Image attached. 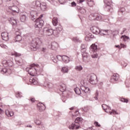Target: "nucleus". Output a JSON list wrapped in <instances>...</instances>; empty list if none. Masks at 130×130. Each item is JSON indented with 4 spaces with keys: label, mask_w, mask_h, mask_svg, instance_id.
<instances>
[{
    "label": "nucleus",
    "mask_w": 130,
    "mask_h": 130,
    "mask_svg": "<svg viewBox=\"0 0 130 130\" xmlns=\"http://www.w3.org/2000/svg\"><path fill=\"white\" fill-rule=\"evenodd\" d=\"M126 66H127V64H126V63H124L123 64V67H124V68H125V67H126Z\"/></svg>",
    "instance_id": "680f3d73"
},
{
    "label": "nucleus",
    "mask_w": 130,
    "mask_h": 130,
    "mask_svg": "<svg viewBox=\"0 0 130 130\" xmlns=\"http://www.w3.org/2000/svg\"><path fill=\"white\" fill-rule=\"evenodd\" d=\"M119 79V75L118 74H114L111 78L110 82L113 84H115L116 81Z\"/></svg>",
    "instance_id": "f8f14e48"
},
{
    "label": "nucleus",
    "mask_w": 130,
    "mask_h": 130,
    "mask_svg": "<svg viewBox=\"0 0 130 130\" xmlns=\"http://www.w3.org/2000/svg\"><path fill=\"white\" fill-rule=\"evenodd\" d=\"M30 14L32 21H34L35 19L37 18V11L36 10H31Z\"/></svg>",
    "instance_id": "a211bd4d"
},
{
    "label": "nucleus",
    "mask_w": 130,
    "mask_h": 130,
    "mask_svg": "<svg viewBox=\"0 0 130 130\" xmlns=\"http://www.w3.org/2000/svg\"><path fill=\"white\" fill-rule=\"evenodd\" d=\"M1 36L2 39L4 40V41H8L9 40V33L7 32H3L1 34Z\"/></svg>",
    "instance_id": "6ab92c4d"
},
{
    "label": "nucleus",
    "mask_w": 130,
    "mask_h": 130,
    "mask_svg": "<svg viewBox=\"0 0 130 130\" xmlns=\"http://www.w3.org/2000/svg\"><path fill=\"white\" fill-rule=\"evenodd\" d=\"M73 41H74V42H82V41L81 40H80V39H79V38H78V37H75L73 38Z\"/></svg>",
    "instance_id": "79ce46f5"
},
{
    "label": "nucleus",
    "mask_w": 130,
    "mask_h": 130,
    "mask_svg": "<svg viewBox=\"0 0 130 130\" xmlns=\"http://www.w3.org/2000/svg\"><path fill=\"white\" fill-rule=\"evenodd\" d=\"M58 48V44H57V43H56L55 42H53L51 43V48L53 50H55V49H57Z\"/></svg>",
    "instance_id": "5701e85b"
},
{
    "label": "nucleus",
    "mask_w": 130,
    "mask_h": 130,
    "mask_svg": "<svg viewBox=\"0 0 130 130\" xmlns=\"http://www.w3.org/2000/svg\"><path fill=\"white\" fill-rule=\"evenodd\" d=\"M30 101L31 102H35V99H34V98H32V99H30Z\"/></svg>",
    "instance_id": "13d9d810"
},
{
    "label": "nucleus",
    "mask_w": 130,
    "mask_h": 130,
    "mask_svg": "<svg viewBox=\"0 0 130 130\" xmlns=\"http://www.w3.org/2000/svg\"><path fill=\"white\" fill-rule=\"evenodd\" d=\"M94 124H95V126H99V127L101 126V125H100V124H99V123H98V122H97V121H95V122H94Z\"/></svg>",
    "instance_id": "3c124183"
},
{
    "label": "nucleus",
    "mask_w": 130,
    "mask_h": 130,
    "mask_svg": "<svg viewBox=\"0 0 130 130\" xmlns=\"http://www.w3.org/2000/svg\"><path fill=\"white\" fill-rule=\"evenodd\" d=\"M89 20H91V21H95V20L100 21V20H102V16L97 13L92 14L89 15Z\"/></svg>",
    "instance_id": "6e6552de"
},
{
    "label": "nucleus",
    "mask_w": 130,
    "mask_h": 130,
    "mask_svg": "<svg viewBox=\"0 0 130 130\" xmlns=\"http://www.w3.org/2000/svg\"><path fill=\"white\" fill-rule=\"evenodd\" d=\"M3 5V0H0V6Z\"/></svg>",
    "instance_id": "e2e57ef3"
},
{
    "label": "nucleus",
    "mask_w": 130,
    "mask_h": 130,
    "mask_svg": "<svg viewBox=\"0 0 130 130\" xmlns=\"http://www.w3.org/2000/svg\"><path fill=\"white\" fill-rule=\"evenodd\" d=\"M58 23L57 18L54 17L52 19V24L54 26H56V30H54V32H56L55 35H57V34H59L60 32L62 31V26L60 24H58Z\"/></svg>",
    "instance_id": "20e7f679"
},
{
    "label": "nucleus",
    "mask_w": 130,
    "mask_h": 130,
    "mask_svg": "<svg viewBox=\"0 0 130 130\" xmlns=\"http://www.w3.org/2000/svg\"><path fill=\"white\" fill-rule=\"evenodd\" d=\"M43 34L45 36H51L54 34V30L52 28L45 27L43 29Z\"/></svg>",
    "instance_id": "0eeeda50"
},
{
    "label": "nucleus",
    "mask_w": 130,
    "mask_h": 130,
    "mask_svg": "<svg viewBox=\"0 0 130 130\" xmlns=\"http://www.w3.org/2000/svg\"><path fill=\"white\" fill-rule=\"evenodd\" d=\"M15 40L16 42H20L22 41V36L21 35L16 36L15 37Z\"/></svg>",
    "instance_id": "72a5a7b5"
},
{
    "label": "nucleus",
    "mask_w": 130,
    "mask_h": 130,
    "mask_svg": "<svg viewBox=\"0 0 130 130\" xmlns=\"http://www.w3.org/2000/svg\"><path fill=\"white\" fill-rule=\"evenodd\" d=\"M29 75L32 76L33 77L29 79L31 85H38V78H37V73H41L42 69H40V66L37 64H31L29 67L26 69Z\"/></svg>",
    "instance_id": "f257e3e1"
},
{
    "label": "nucleus",
    "mask_w": 130,
    "mask_h": 130,
    "mask_svg": "<svg viewBox=\"0 0 130 130\" xmlns=\"http://www.w3.org/2000/svg\"><path fill=\"white\" fill-rule=\"evenodd\" d=\"M2 64L4 68H7V67H12L13 66V62L7 60H4L2 62Z\"/></svg>",
    "instance_id": "ddd939ff"
},
{
    "label": "nucleus",
    "mask_w": 130,
    "mask_h": 130,
    "mask_svg": "<svg viewBox=\"0 0 130 130\" xmlns=\"http://www.w3.org/2000/svg\"><path fill=\"white\" fill-rule=\"evenodd\" d=\"M102 107L104 110H105V112L108 113V111H107L108 106L105 104H103Z\"/></svg>",
    "instance_id": "ea45409f"
},
{
    "label": "nucleus",
    "mask_w": 130,
    "mask_h": 130,
    "mask_svg": "<svg viewBox=\"0 0 130 130\" xmlns=\"http://www.w3.org/2000/svg\"><path fill=\"white\" fill-rule=\"evenodd\" d=\"M120 101L121 102H124L125 103H127L128 102V100H126L125 98H121V99H120Z\"/></svg>",
    "instance_id": "37998d69"
},
{
    "label": "nucleus",
    "mask_w": 130,
    "mask_h": 130,
    "mask_svg": "<svg viewBox=\"0 0 130 130\" xmlns=\"http://www.w3.org/2000/svg\"><path fill=\"white\" fill-rule=\"evenodd\" d=\"M43 17V15H41V16L39 17V18H37L36 20V23L35 27L36 28H42L43 27V25H44V21L43 20L41 19V18Z\"/></svg>",
    "instance_id": "423d86ee"
},
{
    "label": "nucleus",
    "mask_w": 130,
    "mask_h": 130,
    "mask_svg": "<svg viewBox=\"0 0 130 130\" xmlns=\"http://www.w3.org/2000/svg\"><path fill=\"white\" fill-rule=\"evenodd\" d=\"M42 51H43L44 52H45V51H46V48H43Z\"/></svg>",
    "instance_id": "4d7b16f0"
},
{
    "label": "nucleus",
    "mask_w": 130,
    "mask_h": 130,
    "mask_svg": "<svg viewBox=\"0 0 130 130\" xmlns=\"http://www.w3.org/2000/svg\"><path fill=\"white\" fill-rule=\"evenodd\" d=\"M1 73H2V74H6V73H8V74H11V70L8 69L7 68H3L1 70Z\"/></svg>",
    "instance_id": "c85d7f7f"
},
{
    "label": "nucleus",
    "mask_w": 130,
    "mask_h": 130,
    "mask_svg": "<svg viewBox=\"0 0 130 130\" xmlns=\"http://www.w3.org/2000/svg\"><path fill=\"white\" fill-rule=\"evenodd\" d=\"M2 112H3V110H2V109L0 108V114L1 113H2Z\"/></svg>",
    "instance_id": "774afa93"
},
{
    "label": "nucleus",
    "mask_w": 130,
    "mask_h": 130,
    "mask_svg": "<svg viewBox=\"0 0 130 130\" xmlns=\"http://www.w3.org/2000/svg\"><path fill=\"white\" fill-rule=\"evenodd\" d=\"M58 2L61 5H63V4H66V0H58Z\"/></svg>",
    "instance_id": "09e8293b"
},
{
    "label": "nucleus",
    "mask_w": 130,
    "mask_h": 130,
    "mask_svg": "<svg viewBox=\"0 0 130 130\" xmlns=\"http://www.w3.org/2000/svg\"><path fill=\"white\" fill-rule=\"evenodd\" d=\"M82 120H83V118L81 117H78L75 119L74 122L76 124H77V125H81L80 123H81Z\"/></svg>",
    "instance_id": "b1692460"
},
{
    "label": "nucleus",
    "mask_w": 130,
    "mask_h": 130,
    "mask_svg": "<svg viewBox=\"0 0 130 130\" xmlns=\"http://www.w3.org/2000/svg\"><path fill=\"white\" fill-rule=\"evenodd\" d=\"M89 51L91 53L94 52V54L91 55L92 58H97V54L95 53L97 51V45L96 44H93L90 46Z\"/></svg>",
    "instance_id": "9d476101"
},
{
    "label": "nucleus",
    "mask_w": 130,
    "mask_h": 130,
    "mask_svg": "<svg viewBox=\"0 0 130 130\" xmlns=\"http://www.w3.org/2000/svg\"><path fill=\"white\" fill-rule=\"evenodd\" d=\"M74 108H75V107H72V108H70V110H74Z\"/></svg>",
    "instance_id": "69168bd1"
},
{
    "label": "nucleus",
    "mask_w": 130,
    "mask_h": 130,
    "mask_svg": "<svg viewBox=\"0 0 130 130\" xmlns=\"http://www.w3.org/2000/svg\"><path fill=\"white\" fill-rule=\"evenodd\" d=\"M119 12L120 13H123V12H125V9L123 7L120 8Z\"/></svg>",
    "instance_id": "a18cd8bd"
},
{
    "label": "nucleus",
    "mask_w": 130,
    "mask_h": 130,
    "mask_svg": "<svg viewBox=\"0 0 130 130\" xmlns=\"http://www.w3.org/2000/svg\"><path fill=\"white\" fill-rule=\"evenodd\" d=\"M81 52H84L86 51V45L84 44H82L81 46Z\"/></svg>",
    "instance_id": "58836bf2"
},
{
    "label": "nucleus",
    "mask_w": 130,
    "mask_h": 130,
    "mask_svg": "<svg viewBox=\"0 0 130 130\" xmlns=\"http://www.w3.org/2000/svg\"><path fill=\"white\" fill-rule=\"evenodd\" d=\"M61 57L62 58V60H63V62H65V63H69V61H71L70 60V57H68L66 55H59L57 56V58H58V57Z\"/></svg>",
    "instance_id": "4468645a"
},
{
    "label": "nucleus",
    "mask_w": 130,
    "mask_h": 130,
    "mask_svg": "<svg viewBox=\"0 0 130 130\" xmlns=\"http://www.w3.org/2000/svg\"><path fill=\"white\" fill-rule=\"evenodd\" d=\"M121 47L124 48V47H125V45H124V44H121Z\"/></svg>",
    "instance_id": "bf43d9fd"
},
{
    "label": "nucleus",
    "mask_w": 130,
    "mask_h": 130,
    "mask_svg": "<svg viewBox=\"0 0 130 130\" xmlns=\"http://www.w3.org/2000/svg\"><path fill=\"white\" fill-rule=\"evenodd\" d=\"M27 19V16L25 13H21L20 15V21L21 22H25Z\"/></svg>",
    "instance_id": "393cba45"
},
{
    "label": "nucleus",
    "mask_w": 130,
    "mask_h": 130,
    "mask_svg": "<svg viewBox=\"0 0 130 130\" xmlns=\"http://www.w3.org/2000/svg\"><path fill=\"white\" fill-rule=\"evenodd\" d=\"M88 3L87 4L89 7H93V6L94 5V1L92 0H87Z\"/></svg>",
    "instance_id": "f704fd0d"
},
{
    "label": "nucleus",
    "mask_w": 130,
    "mask_h": 130,
    "mask_svg": "<svg viewBox=\"0 0 130 130\" xmlns=\"http://www.w3.org/2000/svg\"><path fill=\"white\" fill-rule=\"evenodd\" d=\"M35 123L37 125H40L41 124V121L39 120V119H36L35 120Z\"/></svg>",
    "instance_id": "a19ab883"
},
{
    "label": "nucleus",
    "mask_w": 130,
    "mask_h": 130,
    "mask_svg": "<svg viewBox=\"0 0 130 130\" xmlns=\"http://www.w3.org/2000/svg\"><path fill=\"white\" fill-rule=\"evenodd\" d=\"M99 34L101 35H107V30H100Z\"/></svg>",
    "instance_id": "4c0bfd02"
},
{
    "label": "nucleus",
    "mask_w": 130,
    "mask_h": 130,
    "mask_svg": "<svg viewBox=\"0 0 130 130\" xmlns=\"http://www.w3.org/2000/svg\"><path fill=\"white\" fill-rule=\"evenodd\" d=\"M107 8L109 9V11H110V8H111V4L110 2H108L107 4Z\"/></svg>",
    "instance_id": "de8ad7c7"
},
{
    "label": "nucleus",
    "mask_w": 130,
    "mask_h": 130,
    "mask_svg": "<svg viewBox=\"0 0 130 130\" xmlns=\"http://www.w3.org/2000/svg\"><path fill=\"white\" fill-rule=\"evenodd\" d=\"M12 55H14L15 56V62L16 64L18 66H22L23 64V60L21 58V54L17 52H14L11 53Z\"/></svg>",
    "instance_id": "39448f33"
},
{
    "label": "nucleus",
    "mask_w": 130,
    "mask_h": 130,
    "mask_svg": "<svg viewBox=\"0 0 130 130\" xmlns=\"http://www.w3.org/2000/svg\"><path fill=\"white\" fill-rule=\"evenodd\" d=\"M60 91L61 92H64L67 90V85L63 83H60Z\"/></svg>",
    "instance_id": "4be33fe9"
},
{
    "label": "nucleus",
    "mask_w": 130,
    "mask_h": 130,
    "mask_svg": "<svg viewBox=\"0 0 130 130\" xmlns=\"http://www.w3.org/2000/svg\"><path fill=\"white\" fill-rule=\"evenodd\" d=\"M9 9L10 11H12L13 13H14V14L18 13L19 12V8L15 5L9 6Z\"/></svg>",
    "instance_id": "2eb2a0df"
},
{
    "label": "nucleus",
    "mask_w": 130,
    "mask_h": 130,
    "mask_svg": "<svg viewBox=\"0 0 130 130\" xmlns=\"http://www.w3.org/2000/svg\"><path fill=\"white\" fill-rule=\"evenodd\" d=\"M32 8L37 10H41L42 11H46L47 9V5L45 2H42V3L40 2L37 1L36 2H32Z\"/></svg>",
    "instance_id": "f03ea898"
},
{
    "label": "nucleus",
    "mask_w": 130,
    "mask_h": 130,
    "mask_svg": "<svg viewBox=\"0 0 130 130\" xmlns=\"http://www.w3.org/2000/svg\"><path fill=\"white\" fill-rule=\"evenodd\" d=\"M81 127L80 125H78L75 123H72V124L69 126V129H78Z\"/></svg>",
    "instance_id": "f3484780"
},
{
    "label": "nucleus",
    "mask_w": 130,
    "mask_h": 130,
    "mask_svg": "<svg viewBox=\"0 0 130 130\" xmlns=\"http://www.w3.org/2000/svg\"><path fill=\"white\" fill-rule=\"evenodd\" d=\"M110 110H111V109L110 108V107L108 106L107 111H108L109 114H111L112 113L114 115L118 114V113H117V112H116V111L112 110V111H110Z\"/></svg>",
    "instance_id": "cd10ccee"
},
{
    "label": "nucleus",
    "mask_w": 130,
    "mask_h": 130,
    "mask_svg": "<svg viewBox=\"0 0 130 130\" xmlns=\"http://www.w3.org/2000/svg\"><path fill=\"white\" fill-rule=\"evenodd\" d=\"M6 114L8 117H11L14 116V112L12 111H9L8 110H7L5 111Z\"/></svg>",
    "instance_id": "bb28decb"
},
{
    "label": "nucleus",
    "mask_w": 130,
    "mask_h": 130,
    "mask_svg": "<svg viewBox=\"0 0 130 130\" xmlns=\"http://www.w3.org/2000/svg\"><path fill=\"white\" fill-rule=\"evenodd\" d=\"M115 47H117L118 48H119L120 47V46H119V45H116Z\"/></svg>",
    "instance_id": "338daca9"
},
{
    "label": "nucleus",
    "mask_w": 130,
    "mask_h": 130,
    "mask_svg": "<svg viewBox=\"0 0 130 130\" xmlns=\"http://www.w3.org/2000/svg\"><path fill=\"white\" fill-rule=\"evenodd\" d=\"M121 39H122L123 41H126L129 39V37L126 36H122L121 37Z\"/></svg>",
    "instance_id": "e433bc0d"
},
{
    "label": "nucleus",
    "mask_w": 130,
    "mask_h": 130,
    "mask_svg": "<svg viewBox=\"0 0 130 130\" xmlns=\"http://www.w3.org/2000/svg\"><path fill=\"white\" fill-rule=\"evenodd\" d=\"M90 38H94V35L91 33L88 34V35L85 37V39L86 41H90Z\"/></svg>",
    "instance_id": "a878e982"
},
{
    "label": "nucleus",
    "mask_w": 130,
    "mask_h": 130,
    "mask_svg": "<svg viewBox=\"0 0 130 130\" xmlns=\"http://www.w3.org/2000/svg\"><path fill=\"white\" fill-rule=\"evenodd\" d=\"M74 91L76 93V94H77V95H80V94H82V91H81V89L79 87H76V88H74Z\"/></svg>",
    "instance_id": "c756f323"
},
{
    "label": "nucleus",
    "mask_w": 130,
    "mask_h": 130,
    "mask_svg": "<svg viewBox=\"0 0 130 130\" xmlns=\"http://www.w3.org/2000/svg\"><path fill=\"white\" fill-rule=\"evenodd\" d=\"M76 6H77V4L75 2L71 3V7H76Z\"/></svg>",
    "instance_id": "603ef678"
},
{
    "label": "nucleus",
    "mask_w": 130,
    "mask_h": 130,
    "mask_svg": "<svg viewBox=\"0 0 130 130\" xmlns=\"http://www.w3.org/2000/svg\"><path fill=\"white\" fill-rule=\"evenodd\" d=\"M83 2H84V0H80L79 1L80 4H82V3H83Z\"/></svg>",
    "instance_id": "0e129e2a"
},
{
    "label": "nucleus",
    "mask_w": 130,
    "mask_h": 130,
    "mask_svg": "<svg viewBox=\"0 0 130 130\" xmlns=\"http://www.w3.org/2000/svg\"><path fill=\"white\" fill-rule=\"evenodd\" d=\"M41 43V40L40 39L37 38L32 40L30 44V49L32 51H36L38 48L39 47V44Z\"/></svg>",
    "instance_id": "7ed1b4c3"
},
{
    "label": "nucleus",
    "mask_w": 130,
    "mask_h": 130,
    "mask_svg": "<svg viewBox=\"0 0 130 130\" xmlns=\"http://www.w3.org/2000/svg\"><path fill=\"white\" fill-rule=\"evenodd\" d=\"M16 36H18V35H21V32H19V31H16L15 33Z\"/></svg>",
    "instance_id": "5fc2aeb1"
},
{
    "label": "nucleus",
    "mask_w": 130,
    "mask_h": 130,
    "mask_svg": "<svg viewBox=\"0 0 130 130\" xmlns=\"http://www.w3.org/2000/svg\"><path fill=\"white\" fill-rule=\"evenodd\" d=\"M78 9L79 10V12L81 14H85V13H86V9H85V8H82L81 7H78Z\"/></svg>",
    "instance_id": "2f4dec72"
},
{
    "label": "nucleus",
    "mask_w": 130,
    "mask_h": 130,
    "mask_svg": "<svg viewBox=\"0 0 130 130\" xmlns=\"http://www.w3.org/2000/svg\"><path fill=\"white\" fill-rule=\"evenodd\" d=\"M10 23L12 25H13V26L17 25V21L14 18H11Z\"/></svg>",
    "instance_id": "473e14b6"
},
{
    "label": "nucleus",
    "mask_w": 130,
    "mask_h": 130,
    "mask_svg": "<svg viewBox=\"0 0 130 130\" xmlns=\"http://www.w3.org/2000/svg\"><path fill=\"white\" fill-rule=\"evenodd\" d=\"M79 111H76V112H75V116H78V115H79Z\"/></svg>",
    "instance_id": "6e6d98bb"
},
{
    "label": "nucleus",
    "mask_w": 130,
    "mask_h": 130,
    "mask_svg": "<svg viewBox=\"0 0 130 130\" xmlns=\"http://www.w3.org/2000/svg\"><path fill=\"white\" fill-rule=\"evenodd\" d=\"M16 96L17 97V98H21V97H22V93H21V92H17L16 93Z\"/></svg>",
    "instance_id": "c03bdc74"
},
{
    "label": "nucleus",
    "mask_w": 130,
    "mask_h": 130,
    "mask_svg": "<svg viewBox=\"0 0 130 130\" xmlns=\"http://www.w3.org/2000/svg\"><path fill=\"white\" fill-rule=\"evenodd\" d=\"M90 30L93 34H99L100 33V29L96 26H92L90 28Z\"/></svg>",
    "instance_id": "dca6fc26"
},
{
    "label": "nucleus",
    "mask_w": 130,
    "mask_h": 130,
    "mask_svg": "<svg viewBox=\"0 0 130 130\" xmlns=\"http://www.w3.org/2000/svg\"><path fill=\"white\" fill-rule=\"evenodd\" d=\"M38 109L41 112L45 110V106L41 103H39L38 105Z\"/></svg>",
    "instance_id": "412c9836"
},
{
    "label": "nucleus",
    "mask_w": 130,
    "mask_h": 130,
    "mask_svg": "<svg viewBox=\"0 0 130 130\" xmlns=\"http://www.w3.org/2000/svg\"><path fill=\"white\" fill-rule=\"evenodd\" d=\"M0 46L2 48H7V46H6L4 44H0Z\"/></svg>",
    "instance_id": "864d4df0"
},
{
    "label": "nucleus",
    "mask_w": 130,
    "mask_h": 130,
    "mask_svg": "<svg viewBox=\"0 0 130 130\" xmlns=\"http://www.w3.org/2000/svg\"><path fill=\"white\" fill-rule=\"evenodd\" d=\"M95 95V96H94V99L95 100H98V95H99V92H98V90H96Z\"/></svg>",
    "instance_id": "49530a36"
},
{
    "label": "nucleus",
    "mask_w": 130,
    "mask_h": 130,
    "mask_svg": "<svg viewBox=\"0 0 130 130\" xmlns=\"http://www.w3.org/2000/svg\"><path fill=\"white\" fill-rule=\"evenodd\" d=\"M93 128L92 127H90L87 128L86 130H92Z\"/></svg>",
    "instance_id": "052dcab7"
},
{
    "label": "nucleus",
    "mask_w": 130,
    "mask_h": 130,
    "mask_svg": "<svg viewBox=\"0 0 130 130\" xmlns=\"http://www.w3.org/2000/svg\"><path fill=\"white\" fill-rule=\"evenodd\" d=\"M48 2H49L50 3H51V4H52V5H55V4H54V3H55V0H47Z\"/></svg>",
    "instance_id": "8fccbe9b"
},
{
    "label": "nucleus",
    "mask_w": 130,
    "mask_h": 130,
    "mask_svg": "<svg viewBox=\"0 0 130 130\" xmlns=\"http://www.w3.org/2000/svg\"><path fill=\"white\" fill-rule=\"evenodd\" d=\"M81 90H82V93H83V94H87V93L90 92V88L84 86H81Z\"/></svg>",
    "instance_id": "aec40b11"
},
{
    "label": "nucleus",
    "mask_w": 130,
    "mask_h": 130,
    "mask_svg": "<svg viewBox=\"0 0 130 130\" xmlns=\"http://www.w3.org/2000/svg\"><path fill=\"white\" fill-rule=\"evenodd\" d=\"M75 70H76L77 72H81V71L83 70V67H82V66L81 65L76 66L75 67Z\"/></svg>",
    "instance_id": "7c9ffc66"
},
{
    "label": "nucleus",
    "mask_w": 130,
    "mask_h": 130,
    "mask_svg": "<svg viewBox=\"0 0 130 130\" xmlns=\"http://www.w3.org/2000/svg\"><path fill=\"white\" fill-rule=\"evenodd\" d=\"M82 59L85 62H88L90 60V55L85 51L82 52Z\"/></svg>",
    "instance_id": "9b49d317"
},
{
    "label": "nucleus",
    "mask_w": 130,
    "mask_h": 130,
    "mask_svg": "<svg viewBox=\"0 0 130 130\" xmlns=\"http://www.w3.org/2000/svg\"><path fill=\"white\" fill-rule=\"evenodd\" d=\"M61 72L62 73H66L69 72V68L67 67H62L61 69Z\"/></svg>",
    "instance_id": "c9c22d12"
},
{
    "label": "nucleus",
    "mask_w": 130,
    "mask_h": 130,
    "mask_svg": "<svg viewBox=\"0 0 130 130\" xmlns=\"http://www.w3.org/2000/svg\"><path fill=\"white\" fill-rule=\"evenodd\" d=\"M88 79L92 85H95L97 83V76L94 74L89 75L88 77Z\"/></svg>",
    "instance_id": "1a4fd4ad"
}]
</instances>
